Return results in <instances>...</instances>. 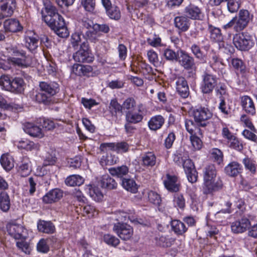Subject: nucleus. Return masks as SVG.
Listing matches in <instances>:
<instances>
[{"mask_svg":"<svg viewBox=\"0 0 257 257\" xmlns=\"http://www.w3.org/2000/svg\"><path fill=\"white\" fill-rule=\"evenodd\" d=\"M121 185L122 187L132 193L138 192V186L133 179L123 178L121 179Z\"/></svg>","mask_w":257,"mask_h":257,"instance_id":"72a5a7b5","label":"nucleus"},{"mask_svg":"<svg viewBox=\"0 0 257 257\" xmlns=\"http://www.w3.org/2000/svg\"><path fill=\"white\" fill-rule=\"evenodd\" d=\"M38 124L37 121L35 123L26 122L23 124V130L26 133L33 137L41 138L44 136V134Z\"/></svg>","mask_w":257,"mask_h":257,"instance_id":"a211bd4d","label":"nucleus"},{"mask_svg":"<svg viewBox=\"0 0 257 257\" xmlns=\"http://www.w3.org/2000/svg\"><path fill=\"white\" fill-rule=\"evenodd\" d=\"M18 147L27 151H37L40 149V145L38 143L25 139L18 142Z\"/></svg>","mask_w":257,"mask_h":257,"instance_id":"cd10ccee","label":"nucleus"},{"mask_svg":"<svg viewBox=\"0 0 257 257\" xmlns=\"http://www.w3.org/2000/svg\"><path fill=\"white\" fill-rule=\"evenodd\" d=\"M233 43L235 47L240 51H247L253 45L250 36L244 33L235 34L233 38Z\"/></svg>","mask_w":257,"mask_h":257,"instance_id":"6e6552de","label":"nucleus"},{"mask_svg":"<svg viewBox=\"0 0 257 257\" xmlns=\"http://www.w3.org/2000/svg\"><path fill=\"white\" fill-rule=\"evenodd\" d=\"M57 18L52 19L50 22L46 23L55 33L61 38H66L69 36V32L66 26L64 18L59 15Z\"/></svg>","mask_w":257,"mask_h":257,"instance_id":"39448f33","label":"nucleus"},{"mask_svg":"<svg viewBox=\"0 0 257 257\" xmlns=\"http://www.w3.org/2000/svg\"><path fill=\"white\" fill-rule=\"evenodd\" d=\"M37 228L39 231L47 234L53 233L55 231V225L51 221L40 220L37 223Z\"/></svg>","mask_w":257,"mask_h":257,"instance_id":"c85d7f7f","label":"nucleus"},{"mask_svg":"<svg viewBox=\"0 0 257 257\" xmlns=\"http://www.w3.org/2000/svg\"><path fill=\"white\" fill-rule=\"evenodd\" d=\"M100 184L101 187L108 190L115 189L117 187V183L115 180L108 174L101 177Z\"/></svg>","mask_w":257,"mask_h":257,"instance_id":"c756f323","label":"nucleus"},{"mask_svg":"<svg viewBox=\"0 0 257 257\" xmlns=\"http://www.w3.org/2000/svg\"><path fill=\"white\" fill-rule=\"evenodd\" d=\"M92 68L89 65L74 64L72 67V72L77 75L88 76L92 71Z\"/></svg>","mask_w":257,"mask_h":257,"instance_id":"473e14b6","label":"nucleus"},{"mask_svg":"<svg viewBox=\"0 0 257 257\" xmlns=\"http://www.w3.org/2000/svg\"><path fill=\"white\" fill-rule=\"evenodd\" d=\"M175 241V239L172 237H167L161 236L159 238H156L157 244L164 247H170L173 245Z\"/></svg>","mask_w":257,"mask_h":257,"instance_id":"09e8293b","label":"nucleus"},{"mask_svg":"<svg viewBox=\"0 0 257 257\" xmlns=\"http://www.w3.org/2000/svg\"><path fill=\"white\" fill-rule=\"evenodd\" d=\"M190 50L195 57L201 61H203L205 58V55L203 54V52L201 51L200 46L196 44H193L190 47Z\"/></svg>","mask_w":257,"mask_h":257,"instance_id":"864d4df0","label":"nucleus"},{"mask_svg":"<svg viewBox=\"0 0 257 257\" xmlns=\"http://www.w3.org/2000/svg\"><path fill=\"white\" fill-rule=\"evenodd\" d=\"M207 30L209 33L210 39L212 41L218 43L219 49L224 48L225 43L223 41V37L221 33L220 29L209 24Z\"/></svg>","mask_w":257,"mask_h":257,"instance_id":"f3484780","label":"nucleus"},{"mask_svg":"<svg viewBox=\"0 0 257 257\" xmlns=\"http://www.w3.org/2000/svg\"><path fill=\"white\" fill-rule=\"evenodd\" d=\"M108 171L112 176L122 178L128 173L129 169L126 165H122L120 167L110 168Z\"/></svg>","mask_w":257,"mask_h":257,"instance_id":"ea45409f","label":"nucleus"},{"mask_svg":"<svg viewBox=\"0 0 257 257\" xmlns=\"http://www.w3.org/2000/svg\"><path fill=\"white\" fill-rule=\"evenodd\" d=\"M250 225L249 220L246 217H242L240 219L233 222L231 225V229L235 233H242L245 231Z\"/></svg>","mask_w":257,"mask_h":257,"instance_id":"6ab92c4d","label":"nucleus"},{"mask_svg":"<svg viewBox=\"0 0 257 257\" xmlns=\"http://www.w3.org/2000/svg\"><path fill=\"white\" fill-rule=\"evenodd\" d=\"M40 92L35 96L36 100L45 104H50L52 97L60 90L59 85L55 81H40L39 84Z\"/></svg>","mask_w":257,"mask_h":257,"instance_id":"f257e3e1","label":"nucleus"},{"mask_svg":"<svg viewBox=\"0 0 257 257\" xmlns=\"http://www.w3.org/2000/svg\"><path fill=\"white\" fill-rule=\"evenodd\" d=\"M74 60L80 63H90L94 60V57L89 49L88 42L84 41L80 48L73 55Z\"/></svg>","mask_w":257,"mask_h":257,"instance_id":"423d86ee","label":"nucleus"},{"mask_svg":"<svg viewBox=\"0 0 257 257\" xmlns=\"http://www.w3.org/2000/svg\"><path fill=\"white\" fill-rule=\"evenodd\" d=\"M6 228L9 234L15 239H22L26 237V229L21 224L9 222L7 224Z\"/></svg>","mask_w":257,"mask_h":257,"instance_id":"ddd939ff","label":"nucleus"},{"mask_svg":"<svg viewBox=\"0 0 257 257\" xmlns=\"http://www.w3.org/2000/svg\"><path fill=\"white\" fill-rule=\"evenodd\" d=\"M184 13L190 20H200L203 17L201 9L191 3L184 8Z\"/></svg>","mask_w":257,"mask_h":257,"instance_id":"2eb2a0df","label":"nucleus"},{"mask_svg":"<svg viewBox=\"0 0 257 257\" xmlns=\"http://www.w3.org/2000/svg\"><path fill=\"white\" fill-rule=\"evenodd\" d=\"M241 103L244 111L251 115L255 114V107L252 99L248 96L244 95L241 97Z\"/></svg>","mask_w":257,"mask_h":257,"instance_id":"393cba45","label":"nucleus"},{"mask_svg":"<svg viewBox=\"0 0 257 257\" xmlns=\"http://www.w3.org/2000/svg\"><path fill=\"white\" fill-rule=\"evenodd\" d=\"M242 170L241 165L237 162H230L224 168L225 173L230 177H236L241 173Z\"/></svg>","mask_w":257,"mask_h":257,"instance_id":"bb28decb","label":"nucleus"},{"mask_svg":"<svg viewBox=\"0 0 257 257\" xmlns=\"http://www.w3.org/2000/svg\"><path fill=\"white\" fill-rule=\"evenodd\" d=\"M83 215H87L88 217H93L98 214L95 208L90 205H86L82 208Z\"/></svg>","mask_w":257,"mask_h":257,"instance_id":"774afa93","label":"nucleus"},{"mask_svg":"<svg viewBox=\"0 0 257 257\" xmlns=\"http://www.w3.org/2000/svg\"><path fill=\"white\" fill-rule=\"evenodd\" d=\"M230 63L236 73H245L246 67L242 60L237 58H231Z\"/></svg>","mask_w":257,"mask_h":257,"instance_id":"a18cd8bd","label":"nucleus"},{"mask_svg":"<svg viewBox=\"0 0 257 257\" xmlns=\"http://www.w3.org/2000/svg\"><path fill=\"white\" fill-rule=\"evenodd\" d=\"M177 61L186 70L196 68L194 58L186 51L181 50Z\"/></svg>","mask_w":257,"mask_h":257,"instance_id":"4468645a","label":"nucleus"},{"mask_svg":"<svg viewBox=\"0 0 257 257\" xmlns=\"http://www.w3.org/2000/svg\"><path fill=\"white\" fill-rule=\"evenodd\" d=\"M12 51L13 55L16 57H10L8 60L14 66L25 68L31 67L33 65V57L29 55H27L24 50L13 48Z\"/></svg>","mask_w":257,"mask_h":257,"instance_id":"7ed1b4c3","label":"nucleus"},{"mask_svg":"<svg viewBox=\"0 0 257 257\" xmlns=\"http://www.w3.org/2000/svg\"><path fill=\"white\" fill-rule=\"evenodd\" d=\"M192 115L198 125L205 126L207 120L212 117V113L208 108L200 106L193 110Z\"/></svg>","mask_w":257,"mask_h":257,"instance_id":"0eeeda50","label":"nucleus"},{"mask_svg":"<svg viewBox=\"0 0 257 257\" xmlns=\"http://www.w3.org/2000/svg\"><path fill=\"white\" fill-rule=\"evenodd\" d=\"M148 198L150 202L156 206H160L162 202L160 195L153 191H149L148 192Z\"/></svg>","mask_w":257,"mask_h":257,"instance_id":"5fc2aeb1","label":"nucleus"},{"mask_svg":"<svg viewBox=\"0 0 257 257\" xmlns=\"http://www.w3.org/2000/svg\"><path fill=\"white\" fill-rule=\"evenodd\" d=\"M164 122V118L161 115H157L151 118L148 122V126L150 130L157 131L162 127Z\"/></svg>","mask_w":257,"mask_h":257,"instance_id":"2f4dec72","label":"nucleus"},{"mask_svg":"<svg viewBox=\"0 0 257 257\" xmlns=\"http://www.w3.org/2000/svg\"><path fill=\"white\" fill-rule=\"evenodd\" d=\"M165 188L170 192H177L179 190L180 184L175 176L167 174L166 179L164 181Z\"/></svg>","mask_w":257,"mask_h":257,"instance_id":"b1692460","label":"nucleus"},{"mask_svg":"<svg viewBox=\"0 0 257 257\" xmlns=\"http://www.w3.org/2000/svg\"><path fill=\"white\" fill-rule=\"evenodd\" d=\"M16 8L15 0H6L0 5L1 14L3 15V19L5 17L11 16Z\"/></svg>","mask_w":257,"mask_h":257,"instance_id":"5701e85b","label":"nucleus"},{"mask_svg":"<svg viewBox=\"0 0 257 257\" xmlns=\"http://www.w3.org/2000/svg\"><path fill=\"white\" fill-rule=\"evenodd\" d=\"M11 201L9 194L5 191L0 192V209L7 212L10 208Z\"/></svg>","mask_w":257,"mask_h":257,"instance_id":"e433bc0d","label":"nucleus"},{"mask_svg":"<svg viewBox=\"0 0 257 257\" xmlns=\"http://www.w3.org/2000/svg\"><path fill=\"white\" fill-rule=\"evenodd\" d=\"M4 27L6 32L12 33L20 31L23 29L19 21L15 19L6 20L4 23Z\"/></svg>","mask_w":257,"mask_h":257,"instance_id":"a878e982","label":"nucleus"},{"mask_svg":"<svg viewBox=\"0 0 257 257\" xmlns=\"http://www.w3.org/2000/svg\"><path fill=\"white\" fill-rule=\"evenodd\" d=\"M251 17L247 10H241L238 13V16L234 17L227 24L224 25L223 28L226 30L233 27L236 32H240L247 26Z\"/></svg>","mask_w":257,"mask_h":257,"instance_id":"20e7f679","label":"nucleus"},{"mask_svg":"<svg viewBox=\"0 0 257 257\" xmlns=\"http://www.w3.org/2000/svg\"><path fill=\"white\" fill-rule=\"evenodd\" d=\"M173 203L174 206L183 209L185 206V200L183 195L180 193H175L174 195Z\"/></svg>","mask_w":257,"mask_h":257,"instance_id":"4d7b16f0","label":"nucleus"},{"mask_svg":"<svg viewBox=\"0 0 257 257\" xmlns=\"http://www.w3.org/2000/svg\"><path fill=\"white\" fill-rule=\"evenodd\" d=\"M0 86L7 91L19 94L24 92L25 83L22 78L15 77L11 80L8 75H3L0 77Z\"/></svg>","mask_w":257,"mask_h":257,"instance_id":"f03ea898","label":"nucleus"},{"mask_svg":"<svg viewBox=\"0 0 257 257\" xmlns=\"http://www.w3.org/2000/svg\"><path fill=\"white\" fill-rule=\"evenodd\" d=\"M172 230L177 235H182L187 230L188 228L184 223L179 220H173L171 222Z\"/></svg>","mask_w":257,"mask_h":257,"instance_id":"c9c22d12","label":"nucleus"},{"mask_svg":"<svg viewBox=\"0 0 257 257\" xmlns=\"http://www.w3.org/2000/svg\"><path fill=\"white\" fill-rule=\"evenodd\" d=\"M129 148V145L125 142L115 143V152L117 153H126L128 152Z\"/></svg>","mask_w":257,"mask_h":257,"instance_id":"69168bd1","label":"nucleus"},{"mask_svg":"<svg viewBox=\"0 0 257 257\" xmlns=\"http://www.w3.org/2000/svg\"><path fill=\"white\" fill-rule=\"evenodd\" d=\"M217 171L214 165L207 166L203 171V182L216 177Z\"/></svg>","mask_w":257,"mask_h":257,"instance_id":"79ce46f5","label":"nucleus"},{"mask_svg":"<svg viewBox=\"0 0 257 257\" xmlns=\"http://www.w3.org/2000/svg\"><path fill=\"white\" fill-rule=\"evenodd\" d=\"M113 230L123 240L131 239L134 234L133 227L126 223L114 224Z\"/></svg>","mask_w":257,"mask_h":257,"instance_id":"9b49d317","label":"nucleus"},{"mask_svg":"<svg viewBox=\"0 0 257 257\" xmlns=\"http://www.w3.org/2000/svg\"><path fill=\"white\" fill-rule=\"evenodd\" d=\"M242 163L246 170H249L252 174L255 173L257 165L255 161L246 157L242 160Z\"/></svg>","mask_w":257,"mask_h":257,"instance_id":"8fccbe9b","label":"nucleus"},{"mask_svg":"<svg viewBox=\"0 0 257 257\" xmlns=\"http://www.w3.org/2000/svg\"><path fill=\"white\" fill-rule=\"evenodd\" d=\"M109 109L112 115H116L117 113L122 112V106L116 99H114L111 100Z\"/></svg>","mask_w":257,"mask_h":257,"instance_id":"603ef678","label":"nucleus"},{"mask_svg":"<svg viewBox=\"0 0 257 257\" xmlns=\"http://www.w3.org/2000/svg\"><path fill=\"white\" fill-rule=\"evenodd\" d=\"M16 246L20 250L26 254H30L32 250L29 243L24 240L17 241Z\"/></svg>","mask_w":257,"mask_h":257,"instance_id":"e2e57ef3","label":"nucleus"},{"mask_svg":"<svg viewBox=\"0 0 257 257\" xmlns=\"http://www.w3.org/2000/svg\"><path fill=\"white\" fill-rule=\"evenodd\" d=\"M0 162L3 168L7 171H10L14 167L13 160L8 154H3L1 156Z\"/></svg>","mask_w":257,"mask_h":257,"instance_id":"c03bdc74","label":"nucleus"},{"mask_svg":"<svg viewBox=\"0 0 257 257\" xmlns=\"http://www.w3.org/2000/svg\"><path fill=\"white\" fill-rule=\"evenodd\" d=\"M142 165L146 168L153 167L156 163V157L153 152H147L141 157Z\"/></svg>","mask_w":257,"mask_h":257,"instance_id":"7c9ffc66","label":"nucleus"},{"mask_svg":"<svg viewBox=\"0 0 257 257\" xmlns=\"http://www.w3.org/2000/svg\"><path fill=\"white\" fill-rule=\"evenodd\" d=\"M45 11L47 15L43 17V20L46 23L50 22L53 18H57V17L60 15L56 8L51 5H48L45 7Z\"/></svg>","mask_w":257,"mask_h":257,"instance_id":"4c0bfd02","label":"nucleus"},{"mask_svg":"<svg viewBox=\"0 0 257 257\" xmlns=\"http://www.w3.org/2000/svg\"><path fill=\"white\" fill-rule=\"evenodd\" d=\"M179 52L176 53L174 50L170 48H166L163 50V55L165 59L169 61H176L179 56Z\"/></svg>","mask_w":257,"mask_h":257,"instance_id":"13d9d810","label":"nucleus"},{"mask_svg":"<svg viewBox=\"0 0 257 257\" xmlns=\"http://www.w3.org/2000/svg\"><path fill=\"white\" fill-rule=\"evenodd\" d=\"M209 64L213 71L217 72L218 75L220 74L223 75L225 73V65L223 62V59L216 53H213L209 60Z\"/></svg>","mask_w":257,"mask_h":257,"instance_id":"dca6fc26","label":"nucleus"},{"mask_svg":"<svg viewBox=\"0 0 257 257\" xmlns=\"http://www.w3.org/2000/svg\"><path fill=\"white\" fill-rule=\"evenodd\" d=\"M103 240L108 245L113 247H116L120 243L119 239L118 238L110 234H104Z\"/></svg>","mask_w":257,"mask_h":257,"instance_id":"052dcab7","label":"nucleus"},{"mask_svg":"<svg viewBox=\"0 0 257 257\" xmlns=\"http://www.w3.org/2000/svg\"><path fill=\"white\" fill-rule=\"evenodd\" d=\"M241 0H227V9L230 13L236 12L240 7Z\"/></svg>","mask_w":257,"mask_h":257,"instance_id":"0e129e2a","label":"nucleus"},{"mask_svg":"<svg viewBox=\"0 0 257 257\" xmlns=\"http://www.w3.org/2000/svg\"><path fill=\"white\" fill-rule=\"evenodd\" d=\"M136 101L134 98H127L122 104V109L126 110V111H133L136 106Z\"/></svg>","mask_w":257,"mask_h":257,"instance_id":"bf43d9fd","label":"nucleus"},{"mask_svg":"<svg viewBox=\"0 0 257 257\" xmlns=\"http://www.w3.org/2000/svg\"><path fill=\"white\" fill-rule=\"evenodd\" d=\"M89 194L95 201L99 202L103 199V194L97 187L91 186L89 188Z\"/></svg>","mask_w":257,"mask_h":257,"instance_id":"de8ad7c7","label":"nucleus"},{"mask_svg":"<svg viewBox=\"0 0 257 257\" xmlns=\"http://www.w3.org/2000/svg\"><path fill=\"white\" fill-rule=\"evenodd\" d=\"M210 158L214 162L220 164L223 161V154L219 149L213 148L210 151Z\"/></svg>","mask_w":257,"mask_h":257,"instance_id":"6e6d98bb","label":"nucleus"},{"mask_svg":"<svg viewBox=\"0 0 257 257\" xmlns=\"http://www.w3.org/2000/svg\"><path fill=\"white\" fill-rule=\"evenodd\" d=\"M84 182V178L78 175H72L65 180V184L70 186H80Z\"/></svg>","mask_w":257,"mask_h":257,"instance_id":"37998d69","label":"nucleus"},{"mask_svg":"<svg viewBox=\"0 0 257 257\" xmlns=\"http://www.w3.org/2000/svg\"><path fill=\"white\" fill-rule=\"evenodd\" d=\"M31 162L27 158L23 159L19 166L18 172L22 177L28 176L31 172Z\"/></svg>","mask_w":257,"mask_h":257,"instance_id":"f704fd0d","label":"nucleus"},{"mask_svg":"<svg viewBox=\"0 0 257 257\" xmlns=\"http://www.w3.org/2000/svg\"><path fill=\"white\" fill-rule=\"evenodd\" d=\"M202 81L201 90L203 94H210L213 92L217 84L216 76L207 72H204L202 75Z\"/></svg>","mask_w":257,"mask_h":257,"instance_id":"1a4fd4ad","label":"nucleus"},{"mask_svg":"<svg viewBox=\"0 0 257 257\" xmlns=\"http://www.w3.org/2000/svg\"><path fill=\"white\" fill-rule=\"evenodd\" d=\"M26 47L31 52L35 51L38 47L39 37L36 35L25 37Z\"/></svg>","mask_w":257,"mask_h":257,"instance_id":"58836bf2","label":"nucleus"},{"mask_svg":"<svg viewBox=\"0 0 257 257\" xmlns=\"http://www.w3.org/2000/svg\"><path fill=\"white\" fill-rule=\"evenodd\" d=\"M223 183L220 178H215L203 182L202 192L204 194H212L213 192L221 189Z\"/></svg>","mask_w":257,"mask_h":257,"instance_id":"f8f14e48","label":"nucleus"},{"mask_svg":"<svg viewBox=\"0 0 257 257\" xmlns=\"http://www.w3.org/2000/svg\"><path fill=\"white\" fill-rule=\"evenodd\" d=\"M63 197V192L55 188L49 191L43 197V201L46 204H51L59 201Z\"/></svg>","mask_w":257,"mask_h":257,"instance_id":"412c9836","label":"nucleus"},{"mask_svg":"<svg viewBox=\"0 0 257 257\" xmlns=\"http://www.w3.org/2000/svg\"><path fill=\"white\" fill-rule=\"evenodd\" d=\"M174 23L175 27L182 32L188 31L191 25L190 20L185 15L175 17Z\"/></svg>","mask_w":257,"mask_h":257,"instance_id":"aec40b11","label":"nucleus"},{"mask_svg":"<svg viewBox=\"0 0 257 257\" xmlns=\"http://www.w3.org/2000/svg\"><path fill=\"white\" fill-rule=\"evenodd\" d=\"M37 124H39L47 131L52 130L55 127V124L53 121L45 118L37 119Z\"/></svg>","mask_w":257,"mask_h":257,"instance_id":"3c124183","label":"nucleus"},{"mask_svg":"<svg viewBox=\"0 0 257 257\" xmlns=\"http://www.w3.org/2000/svg\"><path fill=\"white\" fill-rule=\"evenodd\" d=\"M176 85L177 91L180 96L183 98H187L189 95V89L185 78L183 77H178Z\"/></svg>","mask_w":257,"mask_h":257,"instance_id":"4be33fe9","label":"nucleus"},{"mask_svg":"<svg viewBox=\"0 0 257 257\" xmlns=\"http://www.w3.org/2000/svg\"><path fill=\"white\" fill-rule=\"evenodd\" d=\"M146 109L145 106L140 103L137 105V111H126L125 120L129 123L136 124L142 121Z\"/></svg>","mask_w":257,"mask_h":257,"instance_id":"9d476101","label":"nucleus"},{"mask_svg":"<svg viewBox=\"0 0 257 257\" xmlns=\"http://www.w3.org/2000/svg\"><path fill=\"white\" fill-rule=\"evenodd\" d=\"M105 11L107 15L111 19L118 21L121 18L120 11L116 6L113 5Z\"/></svg>","mask_w":257,"mask_h":257,"instance_id":"49530a36","label":"nucleus"},{"mask_svg":"<svg viewBox=\"0 0 257 257\" xmlns=\"http://www.w3.org/2000/svg\"><path fill=\"white\" fill-rule=\"evenodd\" d=\"M98 35L97 32L93 29L92 30H87L85 34L83 36L86 39V41L87 42V40H89L91 42L95 43L98 40Z\"/></svg>","mask_w":257,"mask_h":257,"instance_id":"338daca9","label":"nucleus"},{"mask_svg":"<svg viewBox=\"0 0 257 257\" xmlns=\"http://www.w3.org/2000/svg\"><path fill=\"white\" fill-rule=\"evenodd\" d=\"M48 239L41 238L37 244V249L39 252L47 253L49 250V246L48 244Z\"/></svg>","mask_w":257,"mask_h":257,"instance_id":"680f3d73","label":"nucleus"},{"mask_svg":"<svg viewBox=\"0 0 257 257\" xmlns=\"http://www.w3.org/2000/svg\"><path fill=\"white\" fill-rule=\"evenodd\" d=\"M185 125L187 131L191 135L195 134H200L201 130L199 127L200 126L198 125L196 122H194L191 119H186L185 121Z\"/></svg>","mask_w":257,"mask_h":257,"instance_id":"a19ab883","label":"nucleus"}]
</instances>
